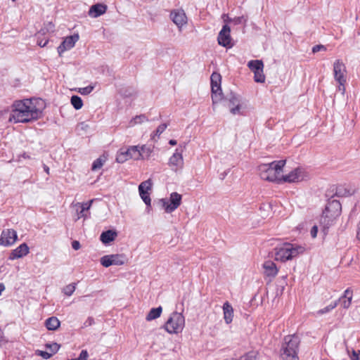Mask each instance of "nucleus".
<instances>
[{
    "mask_svg": "<svg viewBox=\"0 0 360 360\" xmlns=\"http://www.w3.org/2000/svg\"><path fill=\"white\" fill-rule=\"evenodd\" d=\"M246 21H247V19L244 16L236 17V18H233V20H232V22L234 25H239V24H241V23H245Z\"/></svg>",
    "mask_w": 360,
    "mask_h": 360,
    "instance_id": "nucleus-43",
    "label": "nucleus"
},
{
    "mask_svg": "<svg viewBox=\"0 0 360 360\" xmlns=\"http://www.w3.org/2000/svg\"><path fill=\"white\" fill-rule=\"evenodd\" d=\"M117 236V233L112 230L103 232L101 234L100 239L104 244H108L113 241Z\"/></svg>",
    "mask_w": 360,
    "mask_h": 360,
    "instance_id": "nucleus-25",
    "label": "nucleus"
},
{
    "mask_svg": "<svg viewBox=\"0 0 360 360\" xmlns=\"http://www.w3.org/2000/svg\"><path fill=\"white\" fill-rule=\"evenodd\" d=\"M17 233L13 229H6L1 232L0 237V245L10 246L15 243L17 240Z\"/></svg>",
    "mask_w": 360,
    "mask_h": 360,
    "instance_id": "nucleus-14",
    "label": "nucleus"
},
{
    "mask_svg": "<svg viewBox=\"0 0 360 360\" xmlns=\"http://www.w3.org/2000/svg\"><path fill=\"white\" fill-rule=\"evenodd\" d=\"M309 179V174L302 167H297L293 169L287 174H282L281 183H297Z\"/></svg>",
    "mask_w": 360,
    "mask_h": 360,
    "instance_id": "nucleus-7",
    "label": "nucleus"
},
{
    "mask_svg": "<svg viewBox=\"0 0 360 360\" xmlns=\"http://www.w3.org/2000/svg\"><path fill=\"white\" fill-rule=\"evenodd\" d=\"M304 250V248L301 245L286 243L274 249V259L276 261L285 262L302 254Z\"/></svg>",
    "mask_w": 360,
    "mask_h": 360,
    "instance_id": "nucleus-3",
    "label": "nucleus"
},
{
    "mask_svg": "<svg viewBox=\"0 0 360 360\" xmlns=\"http://www.w3.org/2000/svg\"><path fill=\"white\" fill-rule=\"evenodd\" d=\"M71 104L76 110H79L83 106V101L78 96H72L70 99Z\"/></svg>",
    "mask_w": 360,
    "mask_h": 360,
    "instance_id": "nucleus-32",
    "label": "nucleus"
},
{
    "mask_svg": "<svg viewBox=\"0 0 360 360\" xmlns=\"http://www.w3.org/2000/svg\"><path fill=\"white\" fill-rule=\"evenodd\" d=\"M148 117L144 115H136L133 117L129 122V127H133L136 124H142L148 122Z\"/></svg>",
    "mask_w": 360,
    "mask_h": 360,
    "instance_id": "nucleus-27",
    "label": "nucleus"
},
{
    "mask_svg": "<svg viewBox=\"0 0 360 360\" xmlns=\"http://www.w3.org/2000/svg\"><path fill=\"white\" fill-rule=\"evenodd\" d=\"M75 283H71V284H69L68 285H66L63 289V292H64V294H65L66 295L68 296H70L73 294V292H75Z\"/></svg>",
    "mask_w": 360,
    "mask_h": 360,
    "instance_id": "nucleus-40",
    "label": "nucleus"
},
{
    "mask_svg": "<svg viewBox=\"0 0 360 360\" xmlns=\"http://www.w3.org/2000/svg\"><path fill=\"white\" fill-rule=\"evenodd\" d=\"M101 264L105 266L108 267L112 265L111 255H105L101 258Z\"/></svg>",
    "mask_w": 360,
    "mask_h": 360,
    "instance_id": "nucleus-37",
    "label": "nucleus"
},
{
    "mask_svg": "<svg viewBox=\"0 0 360 360\" xmlns=\"http://www.w3.org/2000/svg\"><path fill=\"white\" fill-rule=\"evenodd\" d=\"M93 201L94 200H91L86 202H77L76 204L74 205L75 207H79L81 208L79 211L78 210V209H77V219H79L80 218L86 219L88 217L86 212L91 208Z\"/></svg>",
    "mask_w": 360,
    "mask_h": 360,
    "instance_id": "nucleus-21",
    "label": "nucleus"
},
{
    "mask_svg": "<svg viewBox=\"0 0 360 360\" xmlns=\"http://www.w3.org/2000/svg\"><path fill=\"white\" fill-rule=\"evenodd\" d=\"M318 233V227L317 226H314L310 231V234L313 238H316Z\"/></svg>",
    "mask_w": 360,
    "mask_h": 360,
    "instance_id": "nucleus-48",
    "label": "nucleus"
},
{
    "mask_svg": "<svg viewBox=\"0 0 360 360\" xmlns=\"http://www.w3.org/2000/svg\"><path fill=\"white\" fill-rule=\"evenodd\" d=\"M39 355L42 356L45 359H48L52 356V354L48 352L39 351Z\"/></svg>",
    "mask_w": 360,
    "mask_h": 360,
    "instance_id": "nucleus-46",
    "label": "nucleus"
},
{
    "mask_svg": "<svg viewBox=\"0 0 360 360\" xmlns=\"http://www.w3.org/2000/svg\"><path fill=\"white\" fill-rule=\"evenodd\" d=\"M333 73L335 79L340 84H342L346 83V67L345 64L340 60H337L333 64Z\"/></svg>",
    "mask_w": 360,
    "mask_h": 360,
    "instance_id": "nucleus-13",
    "label": "nucleus"
},
{
    "mask_svg": "<svg viewBox=\"0 0 360 360\" xmlns=\"http://www.w3.org/2000/svg\"><path fill=\"white\" fill-rule=\"evenodd\" d=\"M106 160H107L106 156L102 155V156L99 157L98 158H97L96 160L94 161V162L92 164L91 169L93 171H96V170L100 169L103 167L104 163L106 162Z\"/></svg>",
    "mask_w": 360,
    "mask_h": 360,
    "instance_id": "nucleus-30",
    "label": "nucleus"
},
{
    "mask_svg": "<svg viewBox=\"0 0 360 360\" xmlns=\"http://www.w3.org/2000/svg\"><path fill=\"white\" fill-rule=\"evenodd\" d=\"M285 160L274 161L269 164H262L258 167L261 179L269 181L281 183L282 172Z\"/></svg>",
    "mask_w": 360,
    "mask_h": 360,
    "instance_id": "nucleus-2",
    "label": "nucleus"
},
{
    "mask_svg": "<svg viewBox=\"0 0 360 360\" xmlns=\"http://www.w3.org/2000/svg\"><path fill=\"white\" fill-rule=\"evenodd\" d=\"M359 354H360V350L359 351H355V350H352V355L350 356L351 358V360H359Z\"/></svg>",
    "mask_w": 360,
    "mask_h": 360,
    "instance_id": "nucleus-47",
    "label": "nucleus"
},
{
    "mask_svg": "<svg viewBox=\"0 0 360 360\" xmlns=\"http://www.w3.org/2000/svg\"><path fill=\"white\" fill-rule=\"evenodd\" d=\"M94 319L91 317H89L84 323L85 326H91L94 323Z\"/></svg>",
    "mask_w": 360,
    "mask_h": 360,
    "instance_id": "nucleus-50",
    "label": "nucleus"
},
{
    "mask_svg": "<svg viewBox=\"0 0 360 360\" xmlns=\"http://www.w3.org/2000/svg\"><path fill=\"white\" fill-rule=\"evenodd\" d=\"M341 209V204L338 200H332L327 203L321 217V224L324 229H328L333 224L335 218L340 214Z\"/></svg>",
    "mask_w": 360,
    "mask_h": 360,
    "instance_id": "nucleus-5",
    "label": "nucleus"
},
{
    "mask_svg": "<svg viewBox=\"0 0 360 360\" xmlns=\"http://www.w3.org/2000/svg\"><path fill=\"white\" fill-rule=\"evenodd\" d=\"M248 67L253 72L259 70L261 68H264V63L260 60H250L248 63Z\"/></svg>",
    "mask_w": 360,
    "mask_h": 360,
    "instance_id": "nucleus-29",
    "label": "nucleus"
},
{
    "mask_svg": "<svg viewBox=\"0 0 360 360\" xmlns=\"http://www.w3.org/2000/svg\"><path fill=\"white\" fill-rule=\"evenodd\" d=\"M44 170H45V172H46L47 174H49V167H47V166H46V165H45V166H44Z\"/></svg>",
    "mask_w": 360,
    "mask_h": 360,
    "instance_id": "nucleus-57",
    "label": "nucleus"
},
{
    "mask_svg": "<svg viewBox=\"0 0 360 360\" xmlns=\"http://www.w3.org/2000/svg\"><path fill=\"white\" fill-rule=\"evenodd\" d=\"M356 238L360 240V222L358 224V226H357V234H356Z\"/></svg>",
    "mask_w": 360,
    "mask_h": 360,
    "instance_id": "nucleus-54",
    "label": "nucleus"
},
{
    "mask_svg": "<svg viewBox=\"0 0 360 360\" xmlns=\"http://www.w3.org/2000/svg\"><path fill=\"white\" fill-rule=\"evenodd\" d=\"M167 124H162L157 129L154 131V133L151 135V139L154 141L155 140V136L158 138L163 133V131L167 129Z\"/></svg>",
    "mask_w": 360,
    "mask_h": 360,
    "instance_id": "nucleus-34",
    "label": "nucleus"
},
{
    "mask_svg": "<svg viewBox=\"0 0 360 360\" xmlns=\"http://www.w3.org/2000/svg\"><path fill=\"white\" fill-rule=\"evenodd\" d=\"M345 83H343L342 84H339V86H338V90H339L340 91H341L342 94H344V93H345Z\"/></svg>",
    "mask_w": 360,
    "mask_h": 360,
    "instance_id": "nucleus-52",
    "label": "nucleus"
},
{
    "mask_svg": "<svg viewBox=\"0 0 360 360\" xmlns=\"http://www.w3.org/2000/svg\"><path fill=\"white\" fill-rule=\"evenodd\" d=\"M5 286L3 283H0V295H1V292L4 290Z\"/></svg>",
    "mask_w": 360,
    "mask_h": 360,
    "instance_id": "nucleus-56",
    "label": "nucleus"
},
{
    "mask_svg": "<svg viewBox=\"0 0 360 360\" xmlns=\"http://www.w3.org/2000/svg\"><path fill=\"white\" fill-rule=\"evenodd\" d=\"M60 325V321L56 316H51L45 321V326L49 330H56Z\"/></svg>",
    "mask_w": 360,
    "mask_h": 360,
    "instance_id": "nucleus-26",
    "label": "nucleus"
},
{
    "mask_svg": "<svg viewBox=\"0 0 360 360\" xmlns=\"http://www.w3.org/2000/svg\"><path fill=\"white\" fill-rule=\"evenodd\" d=\"M321 51H326V47L322 44H319V45H316V46H313V48H312V52L314 53H317Z\"/></svg>",
    "mask_w": 360,
    "mask_h": 360,
    "instance_id": "nucleus-44",
    "label": "nucleus"
},
{
    "mask_svg": "<svg viewBox=\"0 0 360 360\" xmlns=\"http://www.w3.org/2000/svg\"><path fill=\"white\" fill-rule=\"evenodd\" d=\"M300 338L295 335H288L282 345L281 356L284 360H299L297 355Z\"/></svg>",
    "mask_w": 360,
    "mask_h": 360,
    "instance_id": "nucleus-4",
    "label": "nucleus"
},
{
    "mask_svg": "<svg viewBox=\"0 0 360 360\" xmlns=\"http://www.w3.org/2000/svg\"><path fill=\"white\" fill-rule=\"evenodd\" d=\"M181 195L176 192H173L170 194L169 200L162 198L160 200V203L167 213H171L179 207L181 203Z\"/></svg>",
    "mask_w": 360,
    "mask_h": 360,
    "instance_id": "nucleus-9",
    "label": "nucleus"
},
{
    "mask_svg": "<svg viewBox=\"0 0 360 360\" xmlns=\"http://www.w3.org/2000/svg\"><path fill=\"white\" fill-rule=\"evenodd\" d=\"M95 85H89L86 87L79 88L78 92L82 95H89L94 89Z\"/></svg>",
    "mask_w": 360,
    "mask_h": 360,
    "instance_id": "nucleus-38",
    "label": "nucleus"
},
{
    "mask_svg": "<svg viewBox=\"0 0 360 360\" xmlns=\"http://www.w3.org/2000/svg\"><path fill=\"white\" fill-rule=\"evenodd\" d=\"M352 297L353 291L350 288H347L345 290L344 295L337 302H340L341 306L344 309H348L351 305Z\"/></svg>",
    "mask_w": 360,
    "mask_h": 360,
    "instance_id": "nucleus-22",
    "label": "nucleus"
},
{
    "mask_svg": "<svg viewBox=\"0 0 360 360\" xmlns=\"http://www.w3.org/2000/svg\"><path fill=\"white\" fill-rule=\"evenodd\" d=\"M222 18L225 22H226V23L232 22L233 18H229L228 15L224 14Z\"/></svg>",
    "mask_w": 360,
    "mask_h": 360,
    "instance_id": "nucleus-51",
    "label": "nucleus"
},
{
    "mask_svg": "<svg viewBox=\"0 0 360 360\" xmlns=\"http://www.w3.org/2000/svg\"><path fill=\"white\" fill-rule=\"evenodd\" d=\"M254 80L257 83H264L265 82L264 68H261L259 70H257L254 72Z\"/></svg>",
    "mask_w": 360,
    "mask_h": 360,
    "instance_id": "nucleus-33",
    "label": "nucleus"
},
{
    "mask_svg": "<svg viewBox=\"0 0 360 360\" xmlns=\"http://www.w3.org/2000/svg\"><path fill=\"white\" fill-rule=\"evenodd\" d=\"M142 153L139 147L134 146L129 147L126 150H121L117 155L116 161L119 163H123L129 159L139 160Z\"/></svg>",
    "mask_w": 360,
    "mask_h": 360,
    "instance_id": "nucleus-10",
    "label": "nucleus"
},
{
    "mask_svg": "<svg viewBox=\"0 0 360 360\" xmlns=\"http://www.w3.org/2000/svg\"><path fill=\"white\" fill-rule=\"evenodd\" d=\"M224 102V105L230 109V112L233 115L240 113L241 100L238 95L231 92L226 96Z\"/></svg>",
    "mask_w": 360,
    "mask_h": 360,
    "instance_id": "nucleus-11",
    "label": "nucleus"
},
{
    "mask_svg": "<svg viewBox=\"0 0 360 360\" xmlns=\"http://www.w3.org/2000/svg\"><path fill=\"white\" fill-rule=\"evenodd\" d=\"M46 26H47V27H46L47 31H49V30L52 31L54 28V25L51 22H49Z\"/></svg>",
    "mask_w": 360,
    "mask_h": 360,
    "instance_id": "nucleus-53",
    "label": "nucleus"
},
{
    "mask_svg": "<svg viewBox=\"0 0 360 360\" xmlns=\"http://www.w3.org/2000/svg\"><path fill=\"white\" fill-rule=\"evenodd\" d=\"M89 357V354L86 350H82L78 358H77V360H87Z\"/></svg>",
    "mask_w": 360,
    "mask_h": 360,
    "instance_id": "nucleus-45",
    "label": "nucleus"
},
{
    "mask_svg": "<svg viewBox=\"0 0 360 360\" xmlns=\"http://www.w3.org/2000/svg\"><path fill=\"white\" fill-rule=\"evenodd\" d=\"M162 309L161 307H158L157 308H153L150 310L149 313L146 316V320L150 321L153 319H155L160 316Z\"/></svg>",
    "mask_w": 360,
    "mask_h": 360,
    "instance_id": "nucleus-28",
    "label": "nucleus"
},
{
    "mask_svg": "<svg viewBox=\"0 0 360 360\" xmlns=\"http://www.w3.org/2000/svg\"><path fill=\"white\" fill-rule=\"evenodd\" d=\"M231 29L230 27L226 24L223 26L221 30L219 32L217 40L219 45L224 47L231 46Z\"/></svg>",
    "mask_w": 360,
    "mask_h": 360,
    "instance_id": "nucleus-16",
    "label": "nucleus"
},
{
    "mask_svg": "<svg viewBox=\"0 0 360 360\" xmlns=\"http://www.w3.org/2000/svg\"><path fill=\"white\" fill-rule=\"evenodd\" d=\"M29 247L26 243L20 244L18 248L12 250L10 253L8 259L14 260L16 259L22 258L29 253Z\"/></svg>",
    "mask_w": 360,
    "mask_h": 360,
    "instance_id": "nucleus-19",
    "label": "nucleus"
},
{
    "mask_svg": "<svg viewBox=\"0 0 360 360\" xmlns=\"http://www.w3.org/2000/svg\"><path fill=\"white\" fill-rule=\"evenodd\" d=\"M262 266L266 276L274 278L278 274V269L274 262L271 260L265 261Z\"/></svg>",
    "mask_w": 360,
    "mask_h": 360,
    "instance_id": "nucleus-20",
    "label": "nucleus"
},
{
    "mask_svg": "<svg viewBox=\"0 0 360 360\" xmlns=\"http://www.w3.org/2000/svg\"><path fill=\"white\" fill-rule=\"evenodd\" d=\"M222 308L224 321L226 323L229 324L233 321V309L229 302H226Z\"/></svg>",
    "mask_w": 360,
    "mask_h": 360,
    "instance_id": "nucleus-24",
    "label": "nucleus"
},
{
    "mask_svg": "<svg viewBox=\"0 0 360 360\" xmlns=\"http://www.w3.org/2000/svg\"><path fill=\"white\" fill-rule=\"evenodd\" d=\"M112 265H122L124 264L126 257L124 255H111Z\"/></svg>",
    "mask_w": 360,
    "mask_h": 360,
    "instance_id": "nucleus-31",
    "label": "nucleus"
},
{
    "mask_svg": "<svg viewBox=\"0 0 360 360\" xmlns=\"http://www.w3.org/2000/svg\"><path fill=\"white\" fill-rule=\"evenodd\" d=\"M79 39L78 34H74L69 37H67L61 43V44L58 47V52L60 56L64 51L69 50L74 47L75 43Z\"/></svg>",
    "mask_w": 360,
    "mask_h": 360,
    "instance_id": "nucleus-18",
    "label": "nucleus"
},
{
    "mask_svg": "<svg viewBox=\"0 0 360 360\" xmlns=\"http://www.w3.org/2000/svg\"><path fill=\"white\" fill-rule=\"evenodd\" d=\"M107 11V6L102 4H96L91 6L89 15L92 18H98L105 13Z\"/></svg>",
    "mask_w": 360,
    "mask_h": 360,
    "instance_id": "nucleus-23",
    "label": "nucleus"
},
{
    "mask_svg": "<svg viewBox=\"0 0 360 360\" xmlns=\"http://www.w3.org/2000/svg\"><path fill=\"white\" fill-rule=\"evenodd\" d=\"M72 247L74 250H77L80 248V243L77 240H74L72 243Z\"/></svg>",
    "mask_w": 360,
    "mask_h": 360,
    "instance_id": "nucleus-49",
    "label": "nucleus"
},
{
    "mask_svg": "<svg viewBox=\"0 0 360 360\" xmlns=\"http://www.w3.org/2000/svg\"><path fill=\"white\" fill-rule=\"evenodd\" d=\"M211 89H212V99L213 106L220 101L221 97V77L219 73L213 72L210 77ZM214 108V107H213Z\"/></svg>",
    "mask_w": 360,
    "mask_h": 360,
    "instance_id": "nucleus-8",
    "label": "nucleus"
},
{
    "mask_svg": "<svg viewBox=\"0 0 360 360\" xmlns=\"http://www.w3.org/2000/svg\"><path fill=\"white\" fill-rule=\"evenodd\" d=\"M46 347L49 349L50 353L53 355L58 351L60 349V345L56 342H53L52 344L46 345Z\"/></svg>",
    "mask_w": 360,
    "mask_h": 360,
    "instance_id": "nucleus-41",
    "label": "nucleus"
},
{
    "mask_svg": "<svg viewBox=\"0 0 360 360\" xmlns=\"http://www.w3.org/2000/svg\"><path fill=\"white\" fill-rule=\"evenodd\" d=\"M257 354L256 352L251 351L240 356L239 359H233V360H257Z\"/></svg>",
    "mask_w": 360,
    "mask_h": 360,
    "instance_id": "nucleus-36",
    "label": "nucleus"
},
{
    "mask_svg": "<svg viewBox=\"0 0 360 360\" xmlns=\"http://www.w3.org/2000/svg\"><path fill=\"white\" fill-rule=\"evenodd\" d=\"M185 326V318L181 313L173 312L165 324V329L170 334L181 332Z\"/></svg>",
    "mask_w": 360,
    "mask_h": 360,
    "instance_id": "nucleus-6",
    "label": "nucleus"
},
{
    "mask_svg": "<svg viewBox=\"0 0 360 360\" xmlns=\"http://www.w3.org/2000/svg\"><path fill=\"white\" fill-rule=\"evenodd\" d=\"M41 99L30 98L16 101L12 105L9 121L27 123L38 120L42 115Z\"/></svg>",
    "mask_w": 360,
    "mask_h": 360,
    "instance_id": "nucleus-1",
    "label": "nucleus"
},
{
    "mask_svg": "<svg viewBox=\"0 0 360 360\" xmlns=\"http://www.w3.org/2000/svg\"><path fill=\"white\" fill-rule=\"evenodd\" d=\"M169 143L172 146H175L176 145L177 142L176 140H174V139H171L169 141Z\"/></svg>",
    "mask_w": 360,
    "mask_h": 360,
    "instance_id": "nucleus-55",
    "label": "nucleus"
},
{
    "mask_svg": "<svg viewBox=\"0 0 360 360\" xmlns=\"http://www.w3.org/2000/svg\"><path fill=\"white\" fill-rule=\"evenodd\" d=\"M170 17L173 22L179 27H182L187 22V17L184 10L176 9L171 12Z\"/></svg>",
    "mask_w": 360,
    "mask_h": 360,
    "instance_id": "nucleus-17",
    "label": "nucleus"
},
{
    "mask_svg": "<svg viewBox=\"0 0 360 360\" xmlns=\"http://www.w3.org/2000/svg\"><path fill=\"white\" fill-rule=\"evenodd\" d=\"M139 150L142 153L141 159L148 158L152 152L150 148L147 147L146 146H143L141 148L139 147Z\"/></svg>",
    "mask_w": 360,
    "mask_h": 360,
    "instance_id": "nucleus-39",
    "label": "nucleus"
},
{
    "mask_svg": "<svg viewBox=\"0 0 360 360\" xmlns=\"http://www.w3.org/2000/svg\"><path fill=\"white\" fill-rule=\"evenodd\" d=\"M44 29H41V31L38 33L37 44L41 47H44L49 41L48 39L43 40L39 39V34L41 33L44 34Z\"/></svg>",
    "mask_w": 360,
    "mask_h": 360,
    "instance_id": "nucleus-42",
    "label": "nucleus"
},
{
    "mask_svg": "<svg viewBox=\"0 0 360 360\" xmlns=\"http://www.w3.org/2000/svg\"><path fill=\"white\" fill-rule=\"evenodd\" d=\"M168 165L171 169L174 172L181 170L184 167V158L182 150L177 148L175 153L170 157Z\"/></svg>",
    "mask_w": 360,
    "mask_h": 360,
    "instance_id": "nucleus-12",
    "label": "nucleus"
},
{
    "mask_svg": "<svg viewBox=\"0 0 360 360\" xmlns=\"http://www.w3.org/2000/svg\"><path fill=\"white\" fill-rule=\"evenodd\" d=\"M337 305H338V302L335 301L333 303H330L329 305L324 307L323 309L319 310L317 311V314L319 315L326 314V313L330 311L331 310H333V309H335L337 307Z\"/></svg>",
    "mask_w": 360,
    "mask_h": 360,
    "instance_id": "nucleus-35",
    "label": "nucleus"
},
{
    "mask_svg": "<svg viewBox=\"0 0 360 360\" xmlns=\"http://www.w3.org/2000/svg\"><path fill=\"white\" fill-rule=\"evenodd\" d=\"M153 183L150 179L144 181L139 186V195L147 206H150L151 199L148 194V191L152 189Z\"/></svg>",
    "mask_w": 360,
    "mask_h": 360,
    "instance_id": "nucleus-15",
    "label": "nucleus"
}]
</instances>
